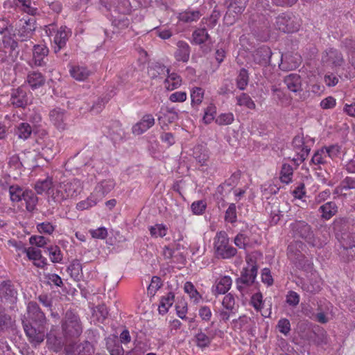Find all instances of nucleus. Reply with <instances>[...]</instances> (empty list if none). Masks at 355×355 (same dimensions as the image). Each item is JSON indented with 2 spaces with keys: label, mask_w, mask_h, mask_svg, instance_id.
<instances>
[{
  "label": "nucleus",
  "mask_w": 355,
  "mask_h": 355,
  "mask_svg": "<svg viewBox=\"0 0 355 355\" xmlns=\"http://www.w3.org/2000/svg\"><path fill=\"white\" fill-rule=\"evenodd\" d=\"M83 188L82 182L74 178L69 182H63L52 189L49 196L55 202L60 203L62 201L73 198L80 193Z\"/></svg>",
  "instance_id": "obj_1"
},
{
  "label": "nucleus",
  "mask_w": 355,
  "mask_h": 355,
  "mask_svg": "<svg viewBox=\"0 0 355 355\" xmlns=\"http://www.w3.org/2000/svg\"><path fill=\"white\" fill-rule=\"evenodd\" d=\"M214 250L218 259H229L234 257L237 250L230 244V239L225 231L216 233L214 239Z\"/></svg>",
  "instance_id": "obj_2"
},
{
  "label": "nucleus",
  "mask_w": 355,
  "mask_h": 355,
  "mask_svg": "<svg viewBox=\"0 0 355 355\" xmlns=\"http://www.w3.org/2000/svg\"><path fill=\"white\" fill-rule=\"evenodd\" d=\"M290 228L294 237L304 239L313 247H322L323 243L313 236L311 227L306 222L296 220L291 223Z\"/></svg>",
  "instance_id": "obj_3"
},
{
  "label": "nucleus",
  "mask_w": 355,
  "mask_h": 355,
  "mask_svg": "<svg viewBox=\"0 0 355 355\" xmlns=\"http://www.w3.org/2000/svg\"><path fill=\"white\" fill-rule=\"evenodd\" d=\"M300 26V19L291 12H283L279 15L274 23L275 28L284 33L297 32Z\"/></svg>",
  "instance_id": "obj_4"
},
{
  "label": "nucleus",
  "mask_w": 355,
  "mask_h": 355,
  "mask_svg": "<svg viewBox=\"0 0 355 355\" xmlns=\"http://www.w3.org/2000/svg\"><path fill=\"white\" fill-rule=\"evenodd\" d=\"M46 32L49 36L53 37L55 53H58L66 46L67 42L71 35V30L66 26H62L59 28L55 29L53 26L50 25Z\"/></svg>",
  "instance_id": "obj_5"
},
{
  "label": "nucleus",
  "mask_w": 355,
  "mask_h": 355,
  "mask_svg": "<svg viewBox=\"0 0 355 355\" xmlns=\"http://www.w3.org/2000/svg\"><path fill=\"white\" fill-rule=\"evenodd\" d=\"M62 328L64 335L71 337L78 336L83 331L78 316L71 311L66 312Z\"/></svg>",
  "instance_id": "obj_6"
},
{
  "label": "nucleus",
  "mask_w": 355,
  "mask_h": 355,
  "mask_svg": "<svg viewBox=\"0 0 355 355\" xmlns=\"http://www.w3.org/2000/svg\"><path fill=\"white\" fill-rule=\"evenodd\" d=\"M321 62L324 66L336 69L341 67L344 64L345 60L340 51L330 47L322 52Z\"/></svg>",
  "instance_id": "obj_7"
},
{
  "label": "nucleus",
  "mask_w": 355,
  "mask_h": 355,
  "mask_svg": "<svg viewBox=\"0 0 355 355\" xmlns=\"http://www.w3.org/2000/svg\"><path fill=\"white\" fill-rule=\"evenodd\" d=\"M35 29V20L33 18L22 19L17 26L14 35L20 41H26L31 38Z\"/></svg>",
  "instance_id": "obj_8"
},
{
  "label": "nucleus",
  "mask_w": 355,
  "mask_h": 355,
  "mask_svg": "<svg viewBox=\"0 0 355 355\" xmlns=\"http://www.w3.org/2000/svg\"><path fill=\"white\" fill-rule=\"evenodd\" d=\"M10 103L14 107L22 109L29 105L28 92L24 85L11 89Z\"/></svg>",
  "instance_id": "obj_9"
},
{
  "label": "nucleus",
  "mask_w": 355,
  "mask_h": 355,
  "mask_svg": "<svg viewBox=\"0 0 355 355\" xmlns=\"http://www.w3.org/2000/svg\"><path fill=\"white\" fill-rule=\"evenodd\" d=\"M302 62L301 55L298 53L286 52L281 54L279 68L283 71H291L297 69Z\"/></svg>",
  "instance_id": "obj_10"
},
{
  "label": "nucleus",
  "mask_w": 355,
  "mask_h": 355,
  "mask_svg": "<svg viewBox=\"0 0 355 355\" xmlns=\"http://www.w3.org/2000/svg\"><path fill=\"white\" fill-rule=\"evenodd\" d=\"M67 67L71 77L78 82L86 81L93 74V71L86 65L69 64Z\"/></svg>",
  "instance_id": "obj_11"
},
{
  "label": "nucleus",
  "mask_w": 355,
  "mask_h": 355,
  "mask_svg": "<svg viewBox=\"0 0 355 355\" xmlns=\"http://www.w3.org/2000/svg\"><path fill=\"white\" fill-rule=\"evenodd\" d=\"M249 0H230L228 6V10L225 16V20L227 23L232 24L235 21V16H233L232 19H230L232 14L236 15H241L245 10L247 3Z\"/></svg>",
  "instance_id": "obj_12"
},
{
  "label": "nucleus",
  "mask_w": 355,
  "mask_h": 355,
  "mask_svg": "<svg viewBox=\"0 0 355 355\" xmlns=\"http://www.w3.org/2000/svg\"><path fill=\"white\" fill-rule=\"evenodd\" d=\"M49 119L58 130H64L67 128V115L64 110L57 107L51 110Z\"/></svg>",
  "instance_id": "obj_13"
},
{
  "label": "nucleus",
  "mask_w": 355,
  "mask_h": 355,
  "mask_svg": "<svg viewBox=\"0 0 355 355\" xmlns=\"http://www.w3.org/2000/svg\"><path fill=\"white\" fill-rule=\"evenodd\" d=\"M22 252L26 253L28 259L33 261L34 266L37 268H44L47 264V260L42 254L40 250L33 247L24 248Z\"/></svg>",
  "instance_id": "obj_14"
},
{
  "label": "nucleus",
  "mask_w": 355,
  "mask_h": 355,
  "mask_svg": "<svg viewBox=\"0 0 355 355\" xmlns=\"http://www.w3.org/2000/svg\"><path fill=\"white\" fill-rule=\"evenodd\" d=\"M155 125V118L150 114L143 116L141 119L132 126V131L134 135H140Z\"/></svg>",
  "instance_id": "obj_15"
},
{
  "label": "nucleus",
  "mask_w": 355,
  "mask_h": 355,
  "mask_svg": "<svg viewBox=\"0 0 355 355\" xmlns=\"http://www.w3.org/2000/svg\"><path fill=\"white\" fill-rule=\"evenodd\" d=\"M49 51L48 47L44 44L34 45L33 49V61L34 64L37 67L45 66Z\"/></svg>",
  "instance_id": "obj_16"
},
{
  "label": "nucleus",
  "mask_w": 355,
  "mask_h": 355,
  "mask_svg": "<svg viewBox=\"0 0 355 355\" xmlns=\"http://www.w3.org/2000/svg\"><path fill=\"white\" fill-rule=\"evenodd\" d=\"M27 312L28 318L36 324L42 326L46 320L45 315L36 302H31L28 303Z\"/></svg>",
  "instance_id": "obj_17"
},
{
  "label": "nucleus",
  "mask_w": 355,
  "mask_h": 355,
  "mask_svg": "<svg viewBox=\"0 0 355 355\" xmlns=\"http://www.w3.org/2000/svg\"><path fill=\"white\" fill-rule=\"evenodd\" d=\"M24 329L31 343L39 344L44 339V334L39 325L38 328L33 327L29 323L24 322Z\"/></svg>",
  "instance_id": "obj_18"
},
{
  "label": "nucleus",
  "mask_w": 355,
  "mask_h": 355,
  "mask_svg": "<svg viewBox=\"0 0 355 355\" xmlns=\"http://www.w3.org/2000/svg\"><path fill=\"white\" fill-rule=\"evenodd\" d=\"M272 55V51L268 46H262L254 52L253 60L259 65H266L270 62Z\"/></svg>",
  "instance_id": "obj_19"
},
{
  "label": "nucleus",
  "mask_w": 355,
  "mask_h": 355,
  "mask_svg": "<svg viewBox=\"0 0 355 355\" xmlns=\"http://www.w3.org/2000/svg\"><path fill=\"white\" fill-rule=\"evenodd\" d=\"M284 83L288 89L292 92L297 93L302 91V83L301 76L297 73H291L284 79Z\"/></svg>",
  "instance_id": "obj_20"
},
{
  "label": "nucleus",
  "mask_w": 355,
  "mask_h": 355,
  "mask_svg": "<svg viewBox=\"0 0 355 355\" xmlns=\"http://www.w3.org/2000/svg\"><path fill=\"white\" fill-rule=\"evenodd\" d=\"M177 50L174 53L175 60L178 62H187L189 60L191 48L185 41H178L176 44Z\"/></svg>",
  "instance_id": "obj_21"
},
{
  "label": "nucleus",
  "mask_w": 355,
  "mask_h": 355,
  "mask_svg": "<svg viewBox=\"0 0 355 355\" xmlns=\"http://www.w3.org/2000/svg\"><path fill=\"white\" fill-rule=\"evenodd\" d=\"M46 82V78L44 76L36 71H30L26 77V83L30 86V87L33 89H37L43 85H44Z\"/></svg>",
  "instance_id": "obj_22"
},
{
  "label": "nucleus",
  "mask_w": 355,
  "mask_h": 355,
  "mask_svg": "<svg viewBox=\"0 0 355 355\" xmlns=\"http://www.w3.org/2000/svg\"><path fill=\"white\" fill-rule=\"evenodd\" d=\"M167 76L164 81V88L168 91H173L179 88L182 83L181 76L175 72L170 73L169 69H166Z\"/></svg>",
  "instance_id": "obj_23"
},
{
  "label": "nucleus",
  "mask_w": 355,
  "mask_h": 355,
  "mask_svg": "<svg viewBox=\"0 0 355 355\" xmlns=\"http://www.w3.org/2000/svg\"><path fill=\"white\" fill-rule=\"evenodd\" d=\"M319 211L322 218L329 220L338 212V207L335 202H327L320 207Z\"/></svg>",
  "instance_id": "obj_24"
},
{
  "label": "nucleus",
  "mask_w": 355,
  "mask_h": 355,
  "mask_svg": "<svg viewBox=\"0 0 355 355\" xmlns=\"http://www.w3.org/2000/svg\"><path fill=\"white\" fill-rule=\"evenodd\" d=\"M293 168L291 165L284 163L279 171V180L282 183L289 184L293 182Z\"/></svg>",
  "instance_id": "obj_25"
},
{
  "label": "nucleus",
  "mask_w": 355,
  "mask_h": 355,
  "mask_svg": "<svg viewBox=\"0 0 355 355\" xmlns=\"http://www.w3.org/2000/svg\"><path fill=\"white\" fill-rule=\"evenodd\" d=\"M202 14L199 10H185L184 12H180L178 19L180 21L183 23H191L194 21H197Z\"/></svg>",
  "instance_id": "obj_26"
},
{
  "label": "nucleus",
  "mask_w": 355,
  "mask_h": 355,
  "mask_svg": "<svg viewBox=\"0 0 355 355\" xmlns=\"http://www.w3.org/2000/svg\"><path fill=\"white\" fill-rule=\"evenodd\" d=\"M210 40V36L205 28H196L192 33V42L202 44Z\"/></svg>",
  "instance_id": "obj_27"
},
{
  "label": "nucleus",
  "mask_w": 355,
  "mask_h": 355,
  "mask_svg": "<svg viewBox=\"0 0 355 355\" xmlns=\"http://www.w3.org/2000/svg\"><path fill=\"white\" fill-rule=\"evenodd\" d=\"M22 201L25 202L26 210L32 212L35 210L37 203V197L32 191L25 190Z\"/></svg>",
  "instance_id": "obj_28"
},
{
  "label": "nucleus",
  "mask_w": 355,
  "mask_h": 355,
  "mask_svg": "<svg viewBox=\"0 0 355 355\" xmlns=\"http://www.w3.org/2000/svg\"><path fill=\"white\" fill-rule=\"evenodd\" d=\"M174 298L175 295L171 292H169L166 296L162 297L158 307V311L160 314L164 315L168 312V309L174 302Z\"/></svg>",
  "instance_id": "obj_29"
},
{
  "label": "nucleus",
  "mask_w": 355,
  "mask_h": 355,
  "mask_svg": "<svg viewBox=\"0 0 355 355\" xmlns=\"http://www.w3.org/2000/svg\"><path fill=\"white\" fill-rule=\"evenodd\" d=\"M53 186L51 178L47 177L44 180H39L35 184V189L38 194H42L44 192H51Z\"/></svg>",
  "instance_id": "obj_30"
},
{
  "label": "nucleus",
  "mask_w": 355,
  "mask_h": 355,
  "mask_svg": "<svg viewBox=\"0 0 355 355\" xmlns=\"http://www.w3.org/2000/svg\"><path fill=\"white\" fill-rule=\"evenodd\" d=\"M32 133V128L28 123H19L15 130V135L19 139L26 140L28 139Z\"/></svg>",
  "instance_id": "obj_31"
},
{
  "label": "nucleus",
  "mask_w": 355,
  "mask_h": 355,
  "mask_svg": "<svg viewBox=\"0 0 355 355\" xmlns=\"http://www.w3.org/2000/svg\"><path fill=\"white\" fill-rule=\"evenodd\" d=\"M25 191L18 185H12L9 187L10 199L13 205L22 201Z\"/></svg>",
  "instance_id": "obj_32"
},
{
  "label": "nucleus",
  "mask_w": 355,
  "mask_h": 355,
  "mask_svg": "<svg viewBox=\"0 0 355 355\" xmlns=\"http://www.w3.org/2000/svg\"><path fill=\"white\" fill-rule=\"evenodd\" d=\"M329 157L326 153L324 147H322L318 150H317L312 158H311V163H313L315 165H321V164H325L329 162Z\"/></svg>",
  "instance_id": "obj_33"
},
{
  "label": "nucleus",
  "mask_w": 355,
  "mask_h": 355,
  "mask_svg": "<svg viewBox=\"0 0 355 355\" xmlns=\"http://www.w3.org/2000/svg\"><path fill=\"white\" fill-rule=\"evenodd\" d=\"M205 90L199 87H195L191 90V105L198 106L200 105L204 98Z\"/></svg>",
  "instance_id": "obj_34"
},
{
  "label": "nucleus",
  "mask_w": 355,
  "mask_h": 355,
  "mask_svg": "<svg viewBox=\"0 0 355 355\" xmlns=\"http://www.w3.org/2000/svg\"><path fill=\"white\" fill-rule=\"evenodd\" d=\"M257 272H253L250 270L248 268H243L241 277L238 279L237 283H242L243 284L250 286L254 282Z\"/></svg>",
  "instance_id": "obj_35"
},
{
  "label": "nucleus",
  "mask_w": 355,
  "mask_h": 355,
  "mask_svg": "<svg viewBox=\"0 0 355 355\" xmlns=\"http://www.w3.org/2000/svg\"><path fill=\"white\" fill-rule=\"evenodd\" d=\"M236 87L240 90H244L249 83V73L247 69L242 68L240 69L236 79Z\"/></svg>",
  "instance_id": "obj_36"
},
{
  "label": "nucleus",
  "mask_w": 355,
  "mask_h": 355,
  "mask_svg": "<svg viewBox=\"0 0 355 355\" xmlns=\"http://www.w3.org/2000/svg\"><path fill=\"white\" fill-rule=\"evenodd\" d=\"M149 231L152 237L163 238L167 234L168 228L165 225L162 223H157L154 226H150L149 227Z\"/></svg>",
  "instance_id": "obj_37"
},
{
  "label": "nucleus",
  "mask_w": 355,
  "mask_h": 355,
  "mask_svg": "<svg viewBox=\"0 0 355 355\" xmlns=\"http://www.w3.org/2000/svg\"><path fill=\"white\" fill-rule=\"evenodd\" d=\"M344 44L347 49L349 62L355 68V41L352 39H346Z\"/></svg>",
  "instance_id": "obj_38"
},
{
  "label": "nucleus",
  "mask_w": 355,
  "mask_h": 355,
  "mask_svg": "<svg viewBox=\"0 0 355 355\" xmlns=\"http://www.w3.org/2000/svg\"><path fill=\"white\" fill-rule=\"evenodd\" d=\"M49 257L53 263H61L63 254L60 248L57 245H51L48 248Z\"/></svg>",
  "instance_id": "obj_39"
},
{
  "label": "nucleus",
  "mask_w": 355,
  "mask_h": 355,
  "mask_svg": "<svg viewBox=\"0 0 355 355\" xmlns=\"http://www.w3.org/2000/svg\"><path fill=\"white\" fill-rule=\"evenodd\" d=\"M16 5L30 15L34 16L37 13V8L31 6V0H17Z\"/></svg>",
  "instance_id": "obj_40"
},
{
  "label": "nucleus",
  "mask_w": 355,
  "mask_h": 355,
  "mask_svg": "<svg viewBox=\"0 0 355 355\" xmlns=\"http://www.w3.org/2000/svg\"><path fill=\"white\" fill-rule=\"evenodd\" d=\"M115 185L116 183L113 179H108L99 182L96 187L107 196L114 189Z\"/></svg>",
  "instance_id": "obj_41"
},
{
  "label": "nucleus",
  "mask_w": 355,
  "mask_h": 355,
  "mask_svg": "<svg viewBox=\"0 0 355 355\" xmlns=\"http://www.w3.org/2000/svg\"><path fill=\"white\" fill-rule=\"evenodd\" d=\"M355 189V178L346 177L343 179L339 186L336 188V193H338L343 191Z\"/></svg>",
  "instance_id": "obj_42"
},
{
  "label": "nucleus",
  "mask_w": 355,
  "mask_h": 355,
  "mask_svg": "<svg viewBox=\"0 0 355 355\" xmlns=\"http://www.w3.org/2000/svg\"><path fill=\"white\" fill-rule=\"evenodd\" d=\"M236 101L237 105L240 106H245L250 110H253L256 107L254 102L250 96L245 93H242L241 95L236 96Z\"/></svg>",
  "instance_id": "obj_43"
},
{
  "label": "nucleus",
  "mask_w": 355,
  "mask_h": 355,
  "mask_svg": "<svg viewBox=\"0 0 355 355\" xmlns=\"http://www.w3.org/2000/svg\"><path fill=\"white\" fill-rule=\"evenodd\" d=\"M67 270L71 277L77 279L82 272V264L78 259L73 260L68 266Z\"/></svg>",
  "instance_id": "obj_44"
},
{
  "label": "nucleus",
  "mask_w": 355,
  "mask_h": 355,
  "mask_svg": "<svg viewBox=\"0 0 355 355\" xmlns=\"http://www.w3.org/2000/svg\"><path fill=\"white\" fill-rule=\"evenodd\" d=\"M295 248L293 244L288 245L287 249L288 256L289 259L295 262V263H298V264L301 266V262L305 259V257L300 251L295 252Z\"/></svg>",
  "instance_id": "obj_45"
},
{
  "label": "nucleus",
  "mask_w": 355,
  "mask_h": 355,
  "mask_svg": "<svg viewBox=\"0 0 355 355\" xmlns=\"http://www.w3.org/2000/svg\"><path fill=\"white\" fill-rule=\"evenodd\" d=\"M193 341L198 347L202 349L209 345L211 339L205 333L200 331L195 336Z\"/></svg>",
  "instance_id": "obj_46"
},
{
  "label": "nucleus",
  "mask_w": 355,
  "mask_h": 355,
  "mask_svg": "<svg viewBox=\"0 0 355 355\" xmlns=\"http://www.w3.org/2000/svg\"><path fill=\"white\" fill-rule=\"evenodd\" d=\"M216 114V107L214 104H209L205 110L202 120L205 124L211 123L215 119Z\"/></svg>",
  "instance_id": "obj_47"
},
{
  "label": "nucleus",
  "mask_w": 355,
  "mask_h": 355,
  "mask_svg": "<svg viewBox=\"0 0 355 355\" xmlns=\"http://www.w3.org/2000/svg\"><path fill=\"white\" fill-rule=\"evenodd\" d=\"M75 355H100L94 354V349L89 342L81 343L77 346V354Z\"/></svg>",
  "instance_id": "obj_48"
},
{
  "label": "nucleus",
  "mask_w": 355,
  "mask_h": 355,
  "mask_svg": "<svg viewBox=\"0 0 355 355\" xmlns=\"http://www.w3.org/2000/svg\"><path fill=\"white\" fill-rule=\"evenodd\" d=\"M225 220L227 223L233 224L237 220L236 207L234 203H231L225 214Z\"/></svg>",
  "instance_id": "obj_49"
},
{
  "label": "nucleus",
  "mask_w": 355,
  "mask_h": 355,
  "mask_svg": "<svg viewBox=\"0 0 355 355\" xmlns=\"http://www.w3.org/2000/svg\"><path fill=\"white\" fill-rule=\"evenodd\" d=\"M207 208V202L204 200H197L192 202L191 209L193 214L202 215Z\"/></svg>",
  "instance_id": "obj_50"
},
{
  "label": "nucleus",
  "mask_w": 355,
  "mask_h": 355,
  "mask_svg": "<svg viewBox=\"0 0 355 355\" xmlns=\"http://www.w3.org/2000/svg\"><path fill=\"white\" fill-rule=\"evenodd\" d=\"M37 230L40 234L51 235L55 230V225L50 222H42L37 224Z\"/></svg>",
  "instance_id": "obj_51"
},
{
  "label": "nucleus",
  "mask_w": 355,
  "mask_h": 355,
  "mask_svg": "<svg viewBox=\"0 0 355 355\" xmlns=\"http://www.w3.org/2000/svg\"><path fill=\"white\" fill-rule=\"evenodd\" d=\"M234 120V114L231 112L220 114L216 119V123L219 125L232 124Z\"/></svg>",
  "instance_id": "obj_52"
},
{
  "label": "nucleus",
  "mask_w": 355,
  "mask_h": 355,
  "mask_svg": "<svg viewBox=\"0 0 355 355\" xmlns=\"http://www.w3.org/2000/svg\"><path fill=\"white\" fill-rule=\"evenodd\" d=\"M234 243L238 248L245 249L250 244V239L245 234L239 233L234 238Z\"/></svg>",
  "instance_id": "obj_53"
},
{
  "label": "nucleus",
  "mask_w": 355,
  "mask_h": 355,
  "mask_svg": "<svg viewBox=\"0 0 355 355\" xmlns=\"http://www.w3.org/2000/svg\"><path fill=\"white\" fill-rule=\"evenodd\" d=\"M216 288H231L232 279L228 275H223L218 277L215 282Z\"/></svg>",
  "instance_id": "obj_54"
},
{
  "label": "nucleus",
  "mask_w": 355,
  "mask_h": 355,
  "mask_svg": "<svg viewBox=\"0 0 355 355\" xmlns=\"http://www.w3.org/2000/svg\"><path fill=\"white\" fill-rule=\"evenodd\" d=\"M329 159L334 160L338 157L340 153V146L338 144H333L329 146H324Z\"/></svg>",
  "instance_id": "obj_55"
},
{
  "label": "nucleus",
  "mask_w": 355,
  "mask_h": 355,
  "mask_svg": "<svg viewBox=\"0 0 355 355\" xmlns=\"http://www.w3.org/2000/svg\"><path fill=\"white\" fill-rule=\"evenodd\" d=\"M49 239L43 236L33 235L29 238V243L33 245H36L39 248H43L47 244Z\"/></svg>",
  "instance_id": "obj_56"
},
{
  "label": "nucleus",
  "mask_w": 355,
  "mask_h": 355,
  "mask_svg": "<svg viewBox=\"0 0 355 355\" xmlns=\"http://www.w3.org/2000/svg\"><path fill=\"white\" fill-rule=\"evenodd\" d=\"M92 237L97 239H105L107 236V230L105 227H101L97 229H91L89 230Z\"/></svg>",
  "instance_id": "obj_57"
},
{
  "label": "nucleus",
  "mask_w": 355,
  "mask_h": 355,
  "mask_svg": "<svg viewBox=\"0 0 355 355\" xmlns=\"http://www.w3.org/2000/svg\"><path fill=\"white\" fill-rule=\"evenodd\" d=\"M277 328L282 334L288 335L291 331V324L288 319L282 318L278 321Z\"/></svg>",
  "instance_id": "obj_58"
},
{
  "label": "nucleus",
  "mask_w": 355,
  "mask_h": 355,
  "mask_svg": "<svg viewBox=\"0 0 355 355\" xmlns=\"http://www.w3.org/2000/svg\"><path fill=\"white\" fill-rule=\"evenodd\" d=\"M96 206L95 202L89 196L85 200H81L76 204V209L80 211L89 209Z\"/></svg>",
  "instance_id": "obj_59"
},
{
  "label": "nucleus",
  "mask_w": 355,
  "mask_h": 355,
  "mask_svg": "<svg viewBox=\"0 0 355 355\" xmlns=\"http://www.w3.org/2000/svg\"><path fill=\"white\" fill-rule=\"evenodd\" d=\"M247 267L253 272H257V257L254 253L247 254L245 257Z\"/></svg>",
  "instance_id": "obj_60"
},
{
  "label": "nucleus",
  "mask_w": 355,
  "mask_h": 355,
  "mask_svg": "<svg viewBox=\"0 0 355 355\" xmlns=\"http://www.w3.org/2000/svg\"><path fill=\"white\" fill-rule=\"evenodd\" d=\"M187 98V94L186 92H175L172 93L168 99L172 103H183Z\"/></svg>",
  "instance_id": "obj_61"
},
{
  "label": "nucleus",
  "mask_w": 355,
  "mask_h": 355,
  "mask_svg": "<svg viewBox=\"0 0 355 355\" xmlns=\"http://www.w3.org/2000/svg\"><path fill=\"white\" fill-rule=\"evenodd\" d=\"M223 306L227 310L234 309L235 299L232 293L225 295L223 300Z\"/></svg>",
  "instance_id": "obj_62"
},
{
  "label": "nucleus",
  "mask_w": 355,
  "mask_h": 355,
  "mask_svg": "<svg viewBox=\"0 0 355 355\" xmlns=\"http://www.w3.org/2000/svg\"><path fill=\"white\" fill-rule=\"evenodd\" d=\"M248 322V318L243 315L237 319H234L232 322V328L235 330H241L242 327Z\"/></svg>",
  "instance_id": "obj_63"
},
{
  "label": "nucleus",
  "mask_w": 355,
  "mask_h": 355,
  "mask_svg": "<svg viewBox=\"0 0 355 355\" xmlns=\"http://www.w3.org/2000/svg\"><path fill=\"white\" fill-rule=\"evenodd\" d=\"M336 105V100L333 96H328L322 99L320 105L323 110H328L334 108Z\"/></svg>",
  "instance_id": "obj_64"
}]
</instances>
